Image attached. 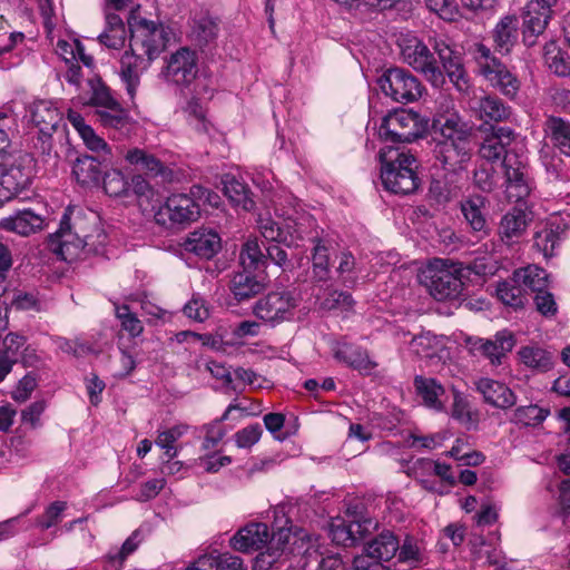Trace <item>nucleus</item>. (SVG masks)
Wrapping results in <instances>:
<instances>
[{
	"mask_svg": "<svg viewBox=\"0 0 570 570\" xmlns=\"http://www.w3.org/2000/svg\"><path fill=\"white\" fill-rule=\"evenodd\" d=\"M165 210L175 224H189L200 216V205L187 194H174L167 198Z\"/></svg>",
	"mask_w": 570,
	"mask_h": 570,
	"instance_id": "obj_25",
	"label": "nucleus"
},
{
	"mask_svg": "<svg viewBox=\"0 0 570 570\" xmlns=\"http://www.w3.org/2000/svg\"><path fill=\"white\" fill-rule=\"evenodd\" d=\"M381 161V180L383 187L395 195H410L415 193L421 179L417 176V159L407 153L399 149H381L379 153Z\"/></svg>",
	"mask_w": 570,
	"mask_h": 570,
	"instance_id": "obj_4",
	"label": "nucleus"
},
{
	"mask_svg": "<svg viewBox=\"0 0 570 570\" xmlns=\"http://www.w3.org/2000/svg\"><path fill=\"white\" fill-rule=\"evenodd\" d=\"M224 195L234 206L242 207L250 212L255 207V202L250 198L248 187L232 175H226L222 179Z\"/></svg>",
	"mask_w": 570,
	"mask_h": 570,
	"instance_id": "obj_36",
	"label": "nucleus"
},
{
	"mask_svg": "<svg viewBox=\"0 0 570 570\" xmlns=\"http://www.w3.org/2000/svg\"><path fill=\"white\" fill-rule=\"evenodd\" d=\"M166 81L179 87L181 91L200 95V81L197 79V55L187 47L179 48L167 59L163 71Z\"/></svg>",
	"mask_w": 570,
	"mask_h": 570,
	"instance_id": "obj_8",
	"label": "nucleus"
},
{
	"mask_svg": "<svg viewBox=\"0 0 570 570\" xmlns=\"http://www.w3.org/2000/svg\"><path fill=\"white\" fill-rule=\"evenodd\" d=\"M521 362L539 372H547L553 366L552 353L538 346H524L519 351Z\"/></svg>",
	"mask_w": 570,
	"mask_h": 570,
	"instance_id": "obj_41",
	"label": "nucleus"
},
{
	"mask_svg": "<svg viewBox=\"0 0 570 570\" xmlns=\"http://www.w3.org/2000/svg\"><path fill=\"white\" fill-rule=\"evenodd\" d=\"M474 384L483 401L497 409L507 410L517 403L514 392L500 381L481 377Z\"/></svg>",
	"mask_w": 570,
	"mask_h": 570,
	"instance_id": "obj_22",
	"label": "nucleus"
},
{
	"mask_svg": "<svg viewBox=\"0 0 570 570\" xmlns=\"http://www.w3.org/2000/svg\"><path fill=\"white\" fill-rule=\"evenodd\" d=\"M515 344V336L509 330L497 332L493 338L476 336H469L465 338V345L470 354L473 356L484 357L492 366L502 365Z\"/></svg>",
	"mask_w": 570,
	"mask_h": 570,
	"instance_id": "obj_13",
	"label": "nucleus"
},
{
	"mask_svg": "<svg viewBox=\"0 0 570 570\" xmlns=\"http://www.w3.org/2000/svg\"><path fill=\"white\" fill-rule=\"evenodd\" d=\"M519 19L515 16L503 17L493 30L495 49L509 53L518 40Z\"/></svg>",
	"mask_w": 570,
	"mask_h": 570,
	"instance_id": "obj_32",
	"label": "nucleus"
},
{
	"mask_svg": "<svg viewBox=\"0 0 570 570\" xmlns=\"http://www.w3.org/2000/svg\"><path fill=\"white\" fill-rule=\"evenodd\" d=\"M104 189L111 197L128 196L130 185L118 169L106 171L102 178Z\"/></svg>",
	"mask_w": 570,
	"mask_h": 570,
	"instance_id": "obj_48",
	"label": "nucleus"
},
{
	"mask_svg": "<svg viewBox=\"0 0 570 570\" xmlns=\"http://www.w3.org/2000/svg\"><path fill=\"white\" fill-rule=\"evenodd\" d=\"M479 130L482 137L480 156L491 163H502L508 188L515 191L513 196L517 200L528 197L531 187L527 158L511 148L517 140V132L510 127L499 125H482Z\"/></svg>",
	"mask_w": 570,
	"mask_h": 570,
	"instance_id": "obj_1",
	"label": "nucleus"
},
{
	"mask_svg": "<svg viewBox=\"0 0 570 570\" xmlns=\"http://www.w3.org/2000/svg\"><path fill=\"white\" fill-rule=\"evenodd\" d=\"M209 556L214 563V570H246L243 559L238 556H233L230 553Z\"/></svg>",
	"mask_w": 570,
	"mask_h": 570,
	"instance_id": "obj_61",
	"label": "nucleus"
},
{
	"mask_svg": "<svg viewBox=\"0 0 570 570\" xmlns=\"http://www.w3.org/2000/svg\"><path fill=\"white\" fill-rule=\"evenodd\" d=\"M448 261H442V268H429L425 277V286L430 295L436 301L459 299L463 292L462 263L451 262V269L444 268Z\"/></svg>",
	"mask_w": 570,
	"mask_h": 570,
	"instance_id": "obj_9",
	"label": "nucleus"
},
{
	"mask_svg": "<svg viewBox=\"0 0 570 570\" xmlns=\"http://www.w3.org/2000/svg\"><path fill=\"white\" fill-rule=\"evenodd\" d=\"M262 257V248L257 239H248L242 246L239 254L242 271L234 273L229 282V291L238 303L249 301L267 288V276L261 271Z\"/></svg>",
	"mask_w": 570,
	"mask_h": 570,
	"instance_id": "obj_3",
	"label": "nucleus"
},
{
	"mask_svg": "<svg viewBox=\"0 0 570 570\" xmlns=\"http://www.w3.org/2000/svg\"><path fill=\"white\" fill-rule=\"evenodd\" d=\"M98 41L108 49L119 50L126 41V28L122 19L116 13L106 16V28L98 36Z\"/></svg>",
	"mask_w": 570,
	"mask_h": 570,
	"instance_id": "obj_38",
	"label": "nucleus"
},
{
	"mask_svg": "<svg viewBox=\"0 0 570 570\" xmlns=\"http://www.w3.org/2000/svg\"><path fill=\"white\" fill-rule=\"evenodd\" d=\"M269 529L266 523H248L240 528L230 539V547L239 552L249 553L266 547Z\"/></svg>",
	"mask_w": 570,
	"mask_h": 570,
	"instance_id": "obj_21",
	"label": "nucleus"
},
{
	"mask_svg": "<svg viewBox=\"0 0 570 570\" xmlns=\"http://www.w3.org/2000/svg\"><path fill=\"white\" fill-rule=\"evenodd\" d=\"M353 305L354 299L350 293L332 289L322 299L320 308L327 312L335 309L348 311L353 307Z\"/></svg>",
	"mask_w": 570,
	"mask_h": 570,
	"instance_id": "obj_49",
	"label": "nucleus"
},
{
	"mask_svg": "<svg viewBox=\"0 0 570 570\" xmlns=\"http://www.w3.org/2000/svg\"><path fill=\"white\" fill-rule=\"evenodd\" d=\"M66 509V502L55 501L45 511V513L37 519V525L42 530H47L57 524L60 520L62 511Z\"/></svg>",
	"mask_w": 570,
	"mask_h": 570,
	"instance_id": "obj_58",
	"label": "nucleus"
},
{
	"mask_svg": "<svg viewBox=\"0 0 570 570\" xmlns=\"http://www.w3.org/2000/svg\"><path fill=\"white\" fill-rule=\"evenodd\" d=\"M92 95L90 97L89 105L105 109L110 106H115L118 100L112 97L110 89L102 83L100 80H90Z\"/></svg>",
	"mask_w": 570,
	"mask_h": 570,
	"instance_id": "obj_53",
	"label": "nucleus"
},
{
	"mask_svg": "<svg viewBox=\"0 0 570 570\" xmlns=\"http://www.w3.org/2000/svg\"><path fill=\"white\" fill-rule=\"evenodd\" d=\"M37 386V377L32 373L26 374L12 391V399L17 402H24Z\"/></svg>",
	"mask_w": 570,
	"mask_h": 570,
	"instance_id": "obj_63",
	"label": "nucleus"
},
{
	"mask_svg": "<svg viewBox=\"0 0 570 570\" xmlns=\"http://www.w3.org/2000/svg\"><path fill=\"white\" fill-rule=\"evenodd\" d=\"M96 116L100 125L105 128L121 130L128 128L130 125L129 112L119 101L116 102L115 106L97 109Z\"/></svg>",
	"mask_w": 570,
	"mask_h": 570,
	"instance_id": "obj_42",
	"label": "nucleus"
},
{
	"mask_svg": "<svg viewBox=\"0 0 570 570\" xmlns=\"http://www.w3.org/2000/svg\"><path fill=\"white\" fill-rule=\"evenodd\" d=\"M559 234L552 228H543L534 235L533 246L543 254L544 257L554 255V249L559 244Z\"/></svg>",
	"mask_w": 570,
	"mask_h": 570,
	"instance_id": "obj_51",
	"label": "nucleus"
},
{
	"mask_svg": "<svg viewBox=\"0 0 570 570\" xmlns=\"http://www.w3.org/2000/svg\"><path fill=\"white\" fill-rule=\"evenodd\" d=\"M138 535V531L132 532V534L126 539L119 550L116 552L110 551L106 557L108 562L111 566L119 568L126 558L137 549L139 542L137 539Z\"/></svg>",
	"mask_w": 570,
	"mask_h": 570,
	"instance_id": "obj_56",
	"label": "nucleus"
},
{
	"mask_svg": "<svg viewBox=\"0 0 570 570\" xmlns=\"http://www.w3.org/2000/svg\"><path fill=\"white\" fill-rule=\"evenodd\" d=\"M533 302L537 311L544 316H553L557 313V303L553 295L546 288L533 294Z\"/></svg>",
	"mask_w": 570,
	"mask_h": 570,
	"instance_id": "obj_62",
	"label": "nucleus"
},
{
	"mask_svg": "<svg viewBox=\"0 0 570 570\" xmlns=\"http://www.w3.org/2000/svg\"><path fill=\"white\" fill-rule=\"evenodd\" d=\"M549 414L548 409L538 405L519 406L514 411L515 420L524 425H537L543 422Z\"/></svg>",
	"mask_w": 570,
	"mask_h": 570,
	"instance_id": "obj_52",
	"label": "nucleus"
},
{
	"mask_svg": "<svg viewBox=\"0 0 570 570\" xmlns=\"http://www.w3.org/2000/svg\"><path fill=\"white\" fill-rule=\"evenodd\" d=\"M130 31L129 47L149 59H156L164 51L169 40L168 28L161 22H155L131 13L128 18Z\"/></svg>",
	"mask_w": 570,
	"mask_h": 570,
	"instance_id": "obj_6",
	"label": "nucleus"
},
{
	"mask_svg": "<svg viewBox=\"0 0 570 570\" xmlns=\"http://www.w3.org/2000/svg\"><path fill=\"white\" fill-rule=\"evenodd\" d=\"M186 252L204 259H212L222 248V239L217 232L200 228L191 232L184 242Z\"/></svg>",
	"mask_w": 570,
	"mask_h": 570,
	"instance_id": "obj_23",
	"label": "nucleus"
},
{
	"mask_svg": "<svg viewBox=\"0 0 570 570\" xmlns=\"http://www.w3.org/2000/svg\"><path fill=\"white\" fill-rule=\"evenodd\" d=\"M397 551L400 562H419L421 559L417 541L411 535L405 537L403 543H400Z\"/></svg>",
	"mask_w": 570,
	"mask_h": 570,
	"instance_id": "obj_60",
	"label": "nucleus"
},
{
	"mask_svg": "<svg viewBox=\"0 0 570 570\" xmlns=\"http://www.w3.org/2000/svg\"><path fill=\"white\" fill-rule=\"evenodd\" d=\"M401 56L405 63L420 71L434 86L444 83L441 67L428 46L416 37H405L400 42Z\"/></svg>",
	"mask_w": 570,
	"mask_h": 570,
	"instance_id": "obj_10",
	"label": "nucleus"
},
{
	"mask_svg": "<svg viewBox=\"0 0 570 570\" xmlns=\"http://www.w3.org/2000/svg\"><path fill=\"white\" fill-rule=\"evenodd\" d=\"M26 343V337L16 333H9L2 340L0 348V382L11 372L13 364L19 360L20 350Z\"/></svg>",
	"mask_w": 570,
	"mask_h": 570,
	"instance_id": "obj_34",
	"label": "nucleus"
},
{
	"mask_svg": "<svg viewBox=\"0 0 570 570\" xmlns=\"http://www.w3.org/2000/svg\"><path fill=\"white\" fill-rule=\"evenodd\" d=\"M452 417L464 424L468 429L476 426L478 420L470 411L468 401L461 397L459 394H455L454 396Z\"/></svg>",
	"mask_w": 570,
	"mask_h": 570,
	"instance_id": "obj_55",
	"label": "nucleus"
},
{
	"mask_svg": "<svg viewBox=\"0 0 570 570\" xmlns=\"http://www.w3.org/2000/svg\"><path fill=\"white\" fill-rule=\"evenodd\" d=\"M546 138L561 154L570 156V121L561 117L549 116L543 124Z\"/></svg>",
	"mask_w": 570,
	"mask_h": 570,
	"instance_id": "obj_30",
	"label": "nucleus"
},
{
	"mask_svg": "<svg viewBox=\"0 0 570 570\" xmlns=\"http://www.w3.org/2000/svg\"><path fill=\"white\" fill-rule=\"evenodd\" d=\"M434 51L438 55L440 62L442 63V73L451 68H454L456 65L461 63L460 56L454 52L445 42H436L434 46Z\"/></svg>",
	"mask_w": 570,
	"mask_h": 570,
	"instance_id": "obj_59",
	"label": "nucleus"
},
{
	"mask_svg": "<svg viewBox=\"0 0 570 570\" xmlns=\"http://www.w3.org/2000/svg\"><path fill=\"white\" fill-rule=\"evenodd\" d=\"M262 433V426L258 423H255L236 432L235 442L238 448L247 449L259 441Z\"/></svg>",
	"mask_w": 570,
	"mask_h": 570,
	"instance_id": "obj_57",
	"label": "nucleus"
},
{
	"mask_svg": "<svg viewBox=\"0 0 570 570\" xmlns=\"http://www.w3.org/2000/svg\"><path fill=\"white\" fill-rule=\"evenodd\" d=\"M106 161L94 156H80L73 163L72 175L83 187L97 186L101 179V164Z\"/></svg>",
	"mask_w": 570,
	"mask_h": 570,
	"instance_id": "obj_29",
	"label": "nucleus"
},
{
	"mask_svg": "<svg viewBox=\"0 0 570 570\" xmlns=\"http://www.w3.org/2000/svg\"><path fill=\"white\" fill-rule=\"evenodd\" d=\"M116 317L120 321L121 328L131 337H137L142 333L144 326L141 321L136 316V314L131 313L128 305H117Z\"/></svg>",
	"mask_w": 570,
	"mask_h": 570,
	"instance_id": "obj_50",
	"label": "nucleus"
},
{
	"mask_svg": "<svg viewBox=\"0 0 570 570\" xmlns=\"http://www.w3.org/2000/svg\"><path fill=\"white\" fill-rule=\"evenodd\" d=\"M557 0H530L522 14V36L527 47H533L543 35Z\"/></svg>",
	"mask_w": 570,
	"mask_h": 570,
	"instance_id": "obj_15",
	"label": "nucleus"
},
{
	"mask_svg": "<svg viewBox=\"0 0 570 570\" xmlns=\"http://www.w3.org/2000/svg\"><path fill=\"white\" fill-rule=\"evenodd\" d=\"M433 155L443 170L460 174L468 169L472 160L473 144H435Z\"/></svg>",
	"mask_w": 570,
	"mask_h": 570,
	"instance_id": "obj_17",
	"label": "nucleus"
},
{
	"mask_svg": "<svg viewBox=\"0 0 570 570\" xmlns=\"http://www.w3.org/2000/svg\"><path fill=\"white\" fill-rule=\"evenodd\" d=\"M400 548V540L390 530H383L364 546V553L384 563L392 560Z\"/></svg>",
	"mask_w": 570,
	"mask_h": 570,
	"instance_id": "obj_27",
	"label": "nucleus"
},
{
	"mask_svg": "<svg viewBox=\"0 0 570 570\" xmlns=\"http://www.w3.org/2000/svg\"><path fill=\"white\" fill-rule=\"evenodd\" d=\"M124 158L129 165L134 166L137 170L144 171L148 176H160L164 179H169L173 175L171 170L168 169L157 157L144 149H128Z\"/></svg>",
	"mask_w": 570,
	"mask_h": 570,
	"instance_id": "obj_26",
	"label": "nucleus"
},
{
	"mask_svg": "<svg viewBox=\"0 0 570 570\" xmlns=\"http://www.w3.org/2000/svg\"><path fill=\"white\" fill-rule=\"evenodd\" d=\"M474 110L484 125H491L490 121L501 122L510 118L511 108L507 106L499 97L487 95L475 101Z\"/></svg>",
	"mask_w": 570,
	"mask_h": 570,
	"instance_id": "obj_31",
	"label": "nucleus"
},
{
	"mask_svg": "<svg viewBox=\"0 0 570 570\" xmlns=\"http://www.w3.org/2000/svg\"><path fill=\"white\" fill-rule=\"evenodd\" d=\"M382 92L394 101L409 104L417 100L424 90L421 81L409 70L390 68L377 80Z\"/></svg>",
	"mask_w": 570,
	"mask_h": 570,
	"instance_id": "obj_11",
	"label": "nucleus"
},
{
	"mask_svg": "<svg viewBox=\"0 0 570 570\" xmlns=\"http://www.w3.org/2000/svg\"><path fill=\"white\" fill-rule=\"evenodd\" d=\"M414 385L417 394L422 397L424 405L434 409L442 410L443 403L440 401V396L444 394V387L435 380L423 376H415Z\"/></svg>",
	"mask_w": 570,
	"mask_h": 570,
	"instance_id": "obj_40",
	"label": "nucleus"
},
{
	"mask_svg": "<svg viewBox=\"0 0 570 570\" xmlns=\"http://www.w3.org/2000/svg\"><path fill=\"white\" fill-rule=\"evenodd\" d=\"M218 24L215 19L203 16L194 20L191 29L193 40L200 47L208 45L217 37Z\"/></svg>",
	"mask_w": 570,
	"mask_h": 570,
	"instance_id": "obj_45",
	"label": "nucleus"
},
{
	"mask_svg": "<svg viewBox=\"0 0 570 570\" xmlns=\"http://www.w3.org/2000/svg\"><path fill=\"white\" fill-rule=\"evenodd\" d=\"M485 198L481 195L470 196L461 202V212L473 232L488 233V224L482 208Z\"/></svg>",
	"mask_w": 570,
	"mask_h": 570,
	"instance_id": "obj_37",
	"label": "nucleus"
},
{
	"mask_svg": "<svg viewBox=\"0 0 570 570\" xmlns=\"http://www.w3.org/2000/svg\"><path fill=\"white\" fill-rule=\"evenodd\" d=\"M521 281V286L525 293L533 295L548 288V274L543 268L537 266H528L523 271L517 273Z\"/></svg>",
	"mask_w": 570,
	"mask_h": 570,
	"instance_id": "obj_43",
	"label": "nucleus"
},
{
	"mask_svg": "<svg viewBox=\"0 0 570 570\" xmlns=\"http://www.w3.org/2000/svg\"><path fill=\"white\" fill-rule=\"evenodd\" d=\"M281 245L282 244L278 243L275 244L264 242L259 244L263 256L261 271L264 272L268 261L273 262L275 265L279 266L284 271L288 269L292 266V263L288 259L287 252Z\"/></svg>",
	"mask_w": 570,
	"mask_h": 570,
	"instance_id": "obj_47",
	"label": "nucleus"
},
{
	"mask_svg": "<svg viewBox=\"0 0 570 570\" xmlns=\"http://www.w3.org/2000/svg\"><path fill=\"white\" fill-rule=\"evenodd\" d=\"M314 243L312 250V279L325 283L331 278V248L317 236L309 238Z\"/></svg>",
	"mask_w": 570,
	"mask_h": 570,
	"instance_id": "obj_33",
	"label": "nucleus"
},
{
	"mask_svg": "<svg viewBox=\"0 0 570 570\" xmlns=\"http://www.w3.org/2000/svg\"><path fill=\"white\" fill-rule=\"evenodd\" d=\"M0 225L6 230L17 233L21 236H29L42 228L43 218L31 209H23L12 216L3 218Z\"/></svg>",
	"mask_w": 570,
	"mask_h": 570,
	"instance_id": "obj_28",
	"label": "nucleus"
},
{
	"mask_svg": "<svg viewBox=\"0 0 570 570\" xmlns=\"http://www.w3.org/2000/svg\"><path fill=\"white\" fill-rule=\"evenodd\" d=\"M379 527V522L370 517H354L346 521L337 519L331 524L332 541L344 547H354Z\"/></svg>",
	"mask_w": 570,
	"mask_h": 570,
	"instance_id": "obj_16",
	"label": "nucleus"
},
{
	"mask_svg": "<svg viewBox=\"0 0 570 570\" xmlns=\"http://www.w3.org/2000/svg\"><path fill=\"white\" fill-rule=\"evenodd\" d=\"M430 11L435 12L441 18L452 20L456 13V3L452 0H424Z\"/></svg>",
	"mask_w": 570,
	"mask_h": 570,
	"instance_id": "obj_64",
	"label": "nucleus"
},
{
	"mask_svg": "<svg viewBox=\"0 0 570 570\" xmlns=\"http://www.w3.org/2000/svg\"><path fill=\"white\" fill-rule=\"evenodd\" d=\"M296 305L292 293L271 292L255 303L253 313L262 321L274 325L289 320Z\"/></svg>",
	"mask_w": 570,
	"mask_h": 570,
	"instance_id": "obj_14",
	"label": "nucleus"
},
{
	"mask_svg": "<svg viewBox=\"0 0 570 570\" xmlns=\"http://www.w3.org/2000/svg\"><path fill=\"white\" fill-rule=\"evenodd\" d=\"M31 161L30 156L24 155L11 163H0V207L29 187L32 179Z\"/></svg>",
	"mask_w": 570,
	"mask_h": 570,
	"instance_id": "obj_12",
	"label": "nucleus"
},
{
	"mask_svg": "<svg viewBox=\"0 0 570 570\" xmlns=\"http://www.w3.org/2000/svg\"><path fill=\"white\" fill-rule=\"evenodd\" d=\"M107 240V235L100 228L87 234L81 220L71 223L68 209L61 217L59 228L47 238V247L61 261L72 263L88 255L100 253Z\"/></svg>",
	"mask_w": 570,
	"mask_h": 570,
	"instance_id": "obj_2",
	"label": "nucleus"
},
{
	"mask_svg": "<svg viewBox=\"0 0 570 570\" xmlns=\"http://www.w3.org/2000/svg\"><path fill=\"white\" fill-rule=\"evenodd\" d=\"M433 128L441 136L435 144L472 142V127L455 112L434 120Z\"/></svg>",
	"mask_w": 570,
	"mask_h": 570,
	"instance_id": "obj_20",
	"label": "nucleus"
},
{
	"mask_svg": "<svg viewBox=\"0 0 570 570\" xmlns=\"http://www.w3.org/2000/svg\"><path fill=\"white\" fill-rule=\"evenodd\" d=\"M334 357L338 362L345 363L356 370H371L375 365L370 361L365 351L346 342L337 343L334 348Z\"/></svg>",
	"mask_w": 570,
	"mask_h": 570,
	"instance_id": "obj_39",
	"label": "nucleus"
},
{
	"mask_svg": "<svg viewBox=\"0 0 570 570\" xmlns=\"http://www.w3.org/2000/svg\"><path fill=\"white\" fill-rule=\"evenodd\" d=\"M81 138L88 149L98 154L97 158L110 160V148L101 137L96 135L91 127L85 128V134Z\"/></svg>",
	"mask_w": 570,
	"mask_h": 570,
	"instance_id": "obj_54",
	"label": "nucleus"
},
{
	"mask_svg": "<svg viewBox=\"0 0 570 570\" xmlns=\"http://www.w3.org/2000/svg\"><path fill=\"white\" fill-rule=\"evenodd\" d=\"M474 58L480 73L493 88L510 99L517 96L520 89L519 79L492 55L490 48L478 43L474 49Z\"/></svg>",
	"mask_w": 570,
	"mask_h": 570,
	"instance_id": "obj_7",
	"label": "nucleus"
},
{
	"mask_svg": "<svg viewBox=\"0 0 570 570\" xmlns=\"http://www.w3.org/2000/svg\"><path fill=\"white\" fill-rule=\"evenodd\" d=\"M148 56L132 50L129 47L120 59V78L126 85L130 98H134L140 83V76L149 68L151 61Z\"/></svg>",
	"mask_w": 570,
	"mask_h": 570,
	"instance_id": "obj_19",
	"label": "nucleus"
},
{
	"mask_svg": "<svg viewBox=\"0 0 570 570\" xmlns=\"http://www.w3.org/2000/svg\"><path fill=\"white\" fill-rule=\"evenodd\" d=\"M301 225L292 222L281 226L277 222L266 219L261 223L259 228L266 243H278L291 248L297 246V240L304 239Z\"/></svg>",
	"mask_w": 570,
	"mask_h": 570,
	"instance_id": "obj_24",
	"label": "nucleus"
},
{
	"mask_svg": "<svg viewBox=\"0 0 570 570\" xmlns=\"http://www.w3.org/2000/svg\"><path fill=\"white\" fill-rule=\"evenodd\" d=\"M429 130V119L412 109H395L382 118L379 136L386 142H412Z\"/></svg>",
	"mask_w": 570,
	"mask_h": 570,
	"instance_id": "obj_5",
	"label": "nucleus"
},
{
	"mask_svg": "<svg viewBox=\"0 0 570 570\" xmlns=\"http://www.w3.org/2000/svg\"><path fill=\"white\" fill-rule=\"evenodd\" d=\"M498 298L507 306L522 308L529 301V294L525 293L520 284L502 282L497 287Z\"/></svg>",
	"mask_w": 570,
	"mask_h": 570,
	"instance_id": "obj_44",
	"label": "nucleus"
},
{
	"mask_svg": "<svg viewBox=\"0 0 570 570\" xmlns=\"http://www.w3.org/2000/svg\"><path fill=\"white\" fill-rule=\"evenodd\" d=\"M527 228V215L521 209L507 213L500 222L498 232L505 244L510 245L522 236Z\"/></svg>",
	"mask_w": 570,
	"mask_h": 570,
	"instance_id": "obj_35",
	"label": "nucleus"
},
{
	"mask_svg": "<svg viewBox=\"0 0 570 570\" xmlns=\"http://www.w3.org/2000/svg\"><path fill=\"white\" fill-rule=\"evenodd\" d=\"M59 139L56 137V132L38 134L33 142L35 150L41 156L42 161L49 165L51 168H56L59 161V155L53 149V142Z\"/></svg>",
	"mask_w": 570,
	"mask_h": 570,
	"instance_id": "obj_46",
	"label": "nucleus"
},
{
	"mask_svg": "<svg viewBox=\"0 0 570 570\" xmlns=\"http://www.w3.org/2000/svg\"><path fill=\"white\" fill-rule=\"evenodd\" d=\"M31 118L39 132H56V137L61 142H68V128L63 121L62 114L53 106L51 101H35L31 108Z\"/></svg>",
	"mask_w": 570,
	"mask_h": 570,
	"instance_id": "obj_18",
	"label": "nucleus"
}]
</instances>
